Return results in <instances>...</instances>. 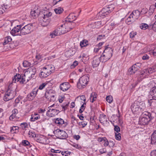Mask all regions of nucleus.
I'll use <instances>...</instances> for the list:
<instances>
[{
    "label": "nucleus",
    "mask_w": 156,
    "mask_h": 156,
    "mask_svg": "<svg viewBox=\"0 0 156 156\" xmlns=\"http://www.w3.org/2000/svg\"><path fill=\"white\" fill-rule=\"evenodd\" d=\"M148 11V9L146 8H143L140 12V14H144L147 13Z\"/></svg>",
    "instance_id": "de8ad7c7"
},
{
    "label": "nucleus",
    "mask_w": 156,
    "mask_h": 156,
    "mask_svg": "<svg viewBox=\"0 0 156 156\" xmlns=\"http://www.w3.org/2000/svg\"><path fill=\"white\" fill-rule=\"evenodd\" d=\"M23 145L24 146H27L28 147H30L31 145L30 142L27 140H23L22 142Z\"/></svg>",
    "instance_id": "f704fd0d"
},
{
    "label": "nucleus",
    "mask_w": 156,
    "mask_h": 156,
    "mask_svg": "<svg viewBox=\"0 0 156 156\" xmlns=\"http://www.w3.org/2000/svg\"><path fill=\"white\" fill-rule=\"evenodd\" d=\"M55 92L53 90H47L45 94V96L46 98H54L55 95Z\"/></svg>",
    "instance_id": "ddd939ff"
},
{
    "label": "nucleus",
    "mask_w": 156,
    "mask_h": 156,
    "mask_svg": "<svg viewBox=\"0 0 156 156\" xmlns=\"http://www.w3.org/2000/svg\"><path fill=\"white\" fill-rule=\"evenodd\" d=\"M111 12V11L109 10V8L106 7L105 8H103L100 12V14L102 18H104L106 15H108Z\"/></svg>",
    "instance_id": "4468645a"
},
{
    "label": "nucleus",
    "mask_w": 156,
    "mask_h": 156,
    "mask_svg": "<svg viewBox=\"0 0 156 156\" xmlns=\"http://www.w3.org/2000/svg\"><path fill=\"white\" fill-rule=\"evenodd\" d=\"M24 76L25 78L27 80L26 82H28L29 80H30L32 78H35V77L27 71H26L24 74Z\"/></svg>",
    "instance_id": "412c9836"
},
{
    "label": "nucleus",
    "mask_w": 156,
    "mask_h": 156,
    "mask_svg": "<svg viewBox=\"0 0 156 156\" xmlns=\"http://www.w3.org/2000/svg\"><path fill=\"white\" fill-rule=\"evenodd\" d=\"M86 103L84 102L81 106L79 110V112L80 113H82L84 111L86 107Z\"/></svg>",
    "instance_id": "ea45409f"
},
{
    "label": "nucleus",
    "mask_w": 156,
    "mask_h": 156,
    "mask_svg": "<svg viewBox=\"0 0 156 156\" xmlns=\"http://www.w3.org/2000/svg\"><path fill=\"white\" fill-rule=\"evenodd\" d=\"M45 111V109H40L38 110V112L40 113H43Z\"/></svg>",
    "instance_id": "e2e57ef3"
},
{
    "label": "nucleus",
    "mask_w": 156,
    "mask_h": 156,
    "mask_svg": "<svg viewBox=\"0 0 156 156\" xmlns=\"http://www.w3.org/2000/svg\"><path fill=\"white\" fill-rule=\"evenodd\" d=\"M114 126V129L115 131L116 132V133H119V132L120 131V127L118 126Z\"/></svg>",
    "instance_id": "864d4df0"
},
{
    "label": "nucleus",
    "mask_w": 156,
    "mask_h": 156,
    "mask_svg": "<svg viewBox=\"0 0 156 156\" xmlns=\"http://www.w3.org/2000/svg\"><path fill=\"white\" fill-rule=\"evenodd\" d=\"M152 29L156 31V21H155L153 25Z\"/></svg>",
    "instance_id": "0e129e2a"
},
{
    "label": "nucleus",
    "mask_w": 156,
    "mask_h": 156,
    "mask_svg": "<svg viewBox=\"0 0 156 156\" xmlns=\"http://www.w3.org/2000/svg\"><path fill=\"white\" fill-rule=\"evenodd\" d=\"M20 126L23 129H24L28 127V125L26 122L21 123L20 125Z\"/></svg>",
    "instance_id": "49530a36"
},
{
    "label": "nucleus",
    "mask_w": 156,
    "mask_h": 156,
    "mask_svg": "<svg viewBox=\"0 0 156 156\" xmlns=\"http://www.w3.org/2000/svg\"><path fill=\"white\" fill-rule=\"evenodd\" d=\"M104 145L105 146H107L108 145L109 142L106 138V140H104Z\"/></svg>",
    "instance_id": "bf43d9fd"
},
{
    "label": "nucleus",
    "mask_w": 156,
    "mask_h": 156,
    "mask_svg": "<svg viewBox=\"0 0 156 156\" xmlns=\"http://www.w3.org/2000/svg\"><path fill=\"white\" fill-rule=\"evenodd\" d=\"M67 17L69 19L72 20H71L69 21L70 22H72L73 20H75L76 18V16L73 13L70 14Z\"/></svg>",
    "instance_id": "58836bf2"
},
{
    "label": "nucleus",
    "mask_w": 156,
    "mask_h": 156,
    "mask_svg": "<svg viewBox=\"0 0 156 156\" xmlns=\"http://www.w3.org/2000/svg\"><path fill=\"white\" fill-rule=\"evenodd\" d=\"M38 91V88H34L27 95L26 97V99L29 101L33 100L36 96Z\"/></svg>",
    "instance_id": "9d476101"
},
{
    "label": "nucleus",
    "mask_w": 156,
    "mask_h": 156,
    "mask_svg": "<svg viewBox=\"0 0 156 156\" xmlns=\"http://www.w3.org/2000/svg\"><path fill=\"white\" fill-rule=\"evenodd\" d=\"M149 58V56L147 54H144L143 56L142 59L144 60L148 59Z\"/></svg>",
    "instance_id": "6e6d98bb"
},
{
    "label": "nucleus",
    "mask_w": 156,
    "mask_h": 156,
    "mask_svg": "<svg viewBox=\"0 0 156 156\" xmlns=\"http://www.w3.org/2000/svg\"><path fill=\"white\" fill-rule=\"evenodd\" d=\"M153 118L150 112L145 111L142 113L140 117L139 124L144 125H147Z\"/></svg>",
    "instance_id": "f257e3e1"
},
{
    "label": "nucleus",
    "mask_w": 156,
    "mask_h": 156,
    "mask_svg": "<svg viewBox=\"0 0 156 156\" xmlns=\"http://www.w3.org/2000/svg\"><path fill=\"white\" fill-rule=\"evenodd\" d=\"M135 20L134 19L133 17V18L132 16H130V15L128 17L126 20V22L127 24L129 25L133 22H134L135 21Z\"/></svg>",
    "instance_id": "2f4dec72"
},
{
    "label": "nucleus",
    "mask_w": 156,
    "mask_h": 156,
    "mask_svg": "<svg viewBox=\"0 0 156 156\" xmlns=\"http://www.w3.org/2000/svg\"><path fill=\"white\" fill-rule=\"evenodd\" d=\"M87 124V122L86 121H83L79 122V125H82V128L84 127Z\"/></svg>",
    "instance_id": "3c124183"
},
{
    "label": "nucleus",
    "mask_w": 156,
    "mask_h": 156,
    "mask_svg": "<svg viewBox=\"0 0 156 156\" xmlns=\"http://www.w3.org/2000/svg\"><path fill=\"white\" fill-rule=\"evenodd\" d=\"M152 52L154 56H156V48L153 50Z\"/></svg>",
    "instance_id": "774afa93"
},
{
    "label": "nucleus",
    "mask_w": 156,
    "mask_h": 156,
    "mask_svg": "<svg viewBox=\"0 0 156 156\" xmlns=\"http://www.w3.org/2000/svg\"><path fill=\"white\" fill-rule=\"evenodd\" d=\"M24 25L25 23H23ZM33 26L31 23H29L25 26L24 25L21 28L20 35L23 36L30 33L33 31Z\"/></svg>",
    "instance_id": "20e7f679"
},
{
    "label": "nucleus",
    "mask_w": 156,
    "mask_h": 156,
    "mask_svg": "<svg viewBox=\"0 0 156 156\" xmlns=\"http://www.w3.org/2000/svg\"><path fill=\"white\" fill-rule=\"evenodd\" d=\"M78 64V62L76 61H75L74 62L73 64L71 65L70 67L71 69L74 68L77 66Z\"/></svg>",
    "instance_id": "09e8293b"
},
{
    "label": "nucleus",
    "mask_w": 156,
    "mask_h": 156,
    "mask_svg": "<svg viewBox=\"0 0 156 156\" xmlns=\"http://www.w3.org/2000/svg\"><path fill=\"white\" fill-rule=\"evenodd\" d=\"M106 116V115L103 114L100 115L99 120L101 123L104 124L108 122V119Z\"/></svg>",
    "instance_id": "6ab92c4d"
},
{
    "label": "nucleus",
    "mask_w": 156,
    "mask_h": 156,
    "mask_svg": "<svg viewBox=\"0 0 156 156\" xmlns=\"http://www.w3.org/2000/svg\"><path fill=\"white\" fill-rule=\"evenodd\" d=\"M26 79L24 76L22 77L21 75L19 74H16L12 78V82L16 83V81L19 82L20 83L23 84L26 83Z\"/></svg>",
    "instance_id": "1a4fd4ad"
},
{
    "label": "nucleus",
    "mask_w": 156,
    "mask_h": 156,
    "mask_svg": "<svg viewBox=\"0 0 156 156\" xmlns=\"http://www.w3.org/2000/svg\"><path fill=\"white\" fill-rule=\"evenodd\" d=\"M106 140L105 137H99L98 138V141L99 142H102L104 141V140Z\"/></svg>",
    "instance_id": "13d9d810"
},
{
    "label": "nucleus",
    "mask_w": 156,
    "mask_h": 156,
    "mask_svg": "<svg viewBox=\"0 0 156 156\" xmlns=\"http://www.w3.org/2000/svg\"><path fill=\"white\" fill-rule=\"evenodd\" d=\"M151 93L153 99L156 100V86L153 87L151 89Z\"/></svg>",
    "instance_id": "bb28decb"
},
{
    "label": "nucleus",
    "mask_w": 156,
    "mask_h": 156,
    "mask_svg": "<svg viewBox=\"0 0 156 156\" xmlns=\"http://www.w3.org/2000/svg\"><path fill=\"white\" fill-rule=\"evenodd\" d=\"M24 23H22L19 25H17L16 27H14L13 29L10 31V33L13 36L18 35L16 33L20 31L21 28L23 26Z\"/></svg>",
    "instance_id": "9b49d317"
},
{
    "label": "nucleus",
    "mask_w": 156,
    "mask_h": 156,
    "mask_svg": "<svg viewBox=\"0 0 156 156\" xmlns=\"http://www.w3.org/2000/svg\"><path fill=\"white\" fill-rule=\"evenodd\" d=\"M59 112L58 110L49 108L47 112L46 115L48 117H53L58 115Z\"/></svg>",
    "instance_id": "f8f14e48"
},
{
    "label": "nucleus",
    "mask_w": 156,
    "mask_h": 156,
    "mask_svg": "<svg viewBox=\"0 0 156 156\" xmlns=\"http://www.w3.org/2000/svg\"><path fill=\"white\" fill-rule=\"evenodd\" d=\"M60 35V33L58 31L57 28L54 30L52 33H51L50 36L51 37H54L56 36H57Z\"/></svg>",
    "instance_id": "7c9ffc66"
},
{
    "label": "nucleus",
    "mask_w": 156,
    "mask_h": 156,
    "mask_svg": "<svg viewBox=\"0 0 156 156\" xmlns=\"http://www.w3.org/2000/svg\"><path fill=\"white\" fill-rule=\"evenodd\" d=\"M52 15V13L51 12H48L45 14L44 15L43 17L48 18V19H50L49 17H50Z\"/></svg>",
    "instance_id": "a18cd8bd"
},
{
    "label": "nucleus",
    "mask_w": 156,
    "mask_h": 156,
    "mask_svg": "<svg viewBox=\"0 0 156 156\" xmlns=\"http://www.w3.org/2000/svg\"><path fill=\"white\" fill-rule=\"evenodd\" d=\"M55 122L59 126L63 125V126H65L67 124L66 122H65L62 119L60 118H57L55 120Z\"/></svg>",
    "instance_id": "a211bd4d"
},
{
    "label": "nucleus",
    "mask_w": 156,
    "mask_h": 156,
    "mask_svg": "<svg viewBox=\"0 0 156 156\" xmlns=\"http://www.w3.org/2000/svg\"><path fill=\"white\" fill-rule=\"evenodd\" d=\"M59 87L61 90L65 91L70 88V85L68 82H64L60 84Z\"/></svg>",
    "instance_id": "dca6fc26"
},
{
    "label": "nucleus",
    "mask_w": 156,
    "mask_h": 156,
    "mask_svg": "<svg viewBox=\"0 0 156 156\" xmlns=\"http://www.w3.org/2000/svg\"><path fill=\"white\" fill-rule=\"evenodd\" d=\"M139 69L136 66V64H134L129 68L128 71L130 74H131L135 73V72L139 70Z\"/></svg>",
    "instance_id": "5701e85b"
},
{
    "label": "nucleus",
    "mask_w": 156,
    "mask_h": 156,
    "mask_svg": "<svg viewBox=\"0 0 156 156\" xmlns=\"http://www.w3.org/2000/svg\"><path fill=\"white\" fill-rule=\"evenodd\" d=\"M100 62H101V60L100 57L97 56L94 57L93 59V61L92 62L93 67L94 68L98 66Z\"/></svg>",
    "instance_id": "f3484780"
},
{
    "label": "nucleus",
    "mask_w": 156,
    "mask_h": 156,
    "mask_svg": "<svg viewBox=\"0 0 156 156\" xmlns=\"http://www.w3.org/2000/svg\"><path fill=\"white\" fill-rule=\"evenodd\" d=\"M148 27V25L145 23L142 24L140 26V27L141 29L144 30H146Z\"/></svg>",
    "instance_id": "37998d69"
},
{
    "label": "nucleus",
    "mask_w": 156,
    "mask_h": 156,
    "mask_svg": "<svg viewBox=\"0 0 156 156\" xmlns=\"http://www.w3.org/2000/svg\"><path fill=\"white\" fill-rule=\"evenodd\" d=\"M115 137L116 140H120L121 139V134L119 133H115Z\"/></svg>",
    "instance_id": "c03bdc74"
},
{
    "label": "nucleus",
    "mask_w": 156,
    "mask_h": 156,
    "mask_svg": "<svg viewBox=\"0 0 156 156\" xmlns=\"http://www.w3.org/2000/svg\"><path fill=\"white\" fill-rule=\"evenodd\" d=\"M54 67L52 65H48L43 68L41 73V76L42 77H46L51 74L54 70Z\"/></svg>",
    "instance_id": "423d86ee"
},
{
    "label": "nucleus",
    "mask_w": 156,
    "mask_h": 156,
    "mask_svg": "<svg viewBox=\"0 0 156 156\" xmlns=\"http://www.w3.org/2000/svg\"><path fill=\"white\" fill-rule=\"evenodd\" d=\"M54 11L56 14H60L63 12V9L61 7H58L55 9Z\"/></svg>",
    "instance_id": "c9c22d12"
},
{
    "label": "nucleus",
    "mask_w": 156,
    "mask_h": 156,
    "mask_svg": "<svg viewBox=\"0 0 156 156\" xmlns=\"http://www.w3.org/2000/svg\"><path fill=\"white\" fill-rule=\"evenodd\" d=\"M54 133L58 138L62 139H65L67 138L68 135L65 131L58 129L54 131Z\"/></svg>",
    "instance_id": "6e6552de"
},
{
    "label": "nucleus",
    "mask_w": 156,
    "mask_h": 156,
    "mask_svg": "<svg viewBox=\"0 0 156 156\" xmlns=\"http://www.w3.org/2000/svg\"><path fill=\"white\" fill-rule=\"evenodd\" d=\"M99 151L100 153L101 154H103L106 152V149L105 148L101 149Z\"/></svg>",
    "instance_id": "680f3d73"
},
{
    "label": "nucleus",
    "mask_w": 156,
    "mask_h": 156,
    "mask_svg": "<svg viewBox=\"0 0 156 156\" xmlns=\"http://www.w3.org/2000/svg\"><path fill=\"white\" fill-rule=\"evenodd\" d=\"M89 80V77L88 75H84L80 77L77 83V86L80 89H82L85 87L87 84Z\"/></svg>",
    "instance_id": "39448f33"
},
{
    "label": "nucleus",
    "mask_w": 156,
    "mask_h": 156,
    "mask_svg": "<svg viewBox=\"0 0 156 156\" xmlns=\"http://www.w3.org/2000/svg\"><path fill=\"white\" fill-rule=\"evenodd\" d=\"M151 156H156V150H153L150 153Z\"/></svg>",
    "instance_id": "052dcab7"
},
{
    "label": "nucleus",
    "mask_w": 156,
    "mask_h": 156,
    "mask_svg": "<svg viewBox=\"0 0 156 156\" xmlns=\"http://www.w3.org/2000/svg\"><path fill=\"white\" fill-rule=\"evenodd\" d=\"M105 49L100 58L101 62H105L109 60L112 57L113 53V50L111 48L105 46Z\"/></svg>",
    "instance_id": "f03ea898"
},
{
    "label": "nucleus",
    "mask_w": 156,
    "mask_h": 156,
    "mask_svg": "<svg viewBox=\"0 0 156 156\" xmlns=\"http://www.w3.org/2000/svg\"><path fill=\"white\" fill-rule=\"evenodd\" d=\"M47 84L46 83H44L41 85L39 87V88L38 89H40L41 90L43 89L45 87L46 85Z\"/></svg>",
    "instance_id": "603ef678"
},
{
    "label": "nucleus",
    "mask_w": 156,
    "mask_h": 156,
    "mask_svg": "<svg viewBox=\"0 0 156 156\" xmlns=\"http://www.w3.org/2000/svg\"><path fill=\"white\" fill-rule=\"evenodd\" d=\"M29 135L32 136L33 137H34L35 136V134L34 132H33L30 131L29 132Z\"/></svg>",
    "instance_id": "338daca9"
},
{
    "label": "nucleus",
    "mask_w": 156,
    "mask_h": 156,
    "mask_svg": "<svg viewBox=\"0 0 156 156\" xmlns=\"http://www.w3.org/2000/svg\"><path fill=\"white\" fill-rule=\"evenodd\" d=\"M58 32L60 34H62L68 32L69 30L66 28L65 25H61L60 26L57 27Z\"/></svg>",
    "instance_id": "2eb2a0df"
},
{
    "label": "nucleus",
    "mask_w": 156,
    "mask_h": 156,
    "mask_svg": "<svg viewBox=\"0 0 156 156\" xmlns=\"http://www.w3.org/2000/svg\"><path fill=\"white\" fill-rule=\"evenodd\" d=\"M88 42L87 40H83L81 41L80 43V45L81 47H85L88 45Z\"/></svg>",
    "instance_id": "473e14b6"
},
{
    "label": "nucleus",
    "mask_w": 156,
    "mask_h": 156,
    "mask_svg": "<svg viewBox=\"0 0 156 156\" xmlns=\"http://www.w3.org/2000/svg\"><path fill=\"white\" fill-rule=\"evenodd\" d=\"M97 94L95 92H92L90 95V101L93 103L97 98Z\"/></svg>",
    "instance_id": "cd10ccee"
},
{
    "label": "nucleus",
    "mask_w": 156,
    "mask_h": 156,
    "mask_svg": "<svg viewBox=\"0 0 156 156\" xmlns=\"http://www.w3.org/2000/svg\"><path fill=\"white\" fill-rule=\"evenodd\" d=\"M27 71L31 74L33 76H34L35 77V75L36 73L37 70L36 68L34 67H30L28 69Z\"/></svg>",
    "instance_id": "a878e982"
},
{
    "label": "nucleus",
    "mask_w": 156,
    "mask_h": 156,
    "mask_svg": "<svg viewBox=\"0 0 156 156\" xmlns=\"http://www.w3.org/2000/svg\"><path fill=\"white\" fill-rule=\"evenodd\" d=\"M42 20H41V25L44 27L47 26L49 23L50 21V19H48L46 18L42 17V18H41Z\"/></svg>",
    "instance_id": "aec40b11"
},
{
    "label": "nucleus",
    "mask_w": 156,
    "mask_h": 156,
    "mask_svg": "<svg viewBox=\"0 0 156 156\" xmlns=\"http://www.w3.org/2000/svg\"><path fill=\"white\" fill-rule=\"evenodd\" d=\"M51 152L54 153H60L61 152V151L59 150H55L54 149H51Z\"/></svg>",
    "instance_id": "4d7b16f0"
},
{
    "label": "nucleus",
    "mask_w": 156,
    "mask_h": 156,
    "mask_svg": "<svg viewBox=\"0 0 156 156\" xmlns=\"http://www.w3.org/2000/svg\"><path fill=\"white\" fill-rule=\"evenodd\" d=\"M140 15V11L138 10H136L133 11L132 13L130 14V16H131L132 18L133 16L134 19L136 20L137 19Z\"/></svg>",
    "instance_id": "4be33fe9"
},
{
    "label": "nucleus",
    "mask_w": 156,
    "mask_h": 156,
    "mask_svg": "<svg viewBox=\"0 0 156 156\" xmlns=\"http://www.w3.org/2000/svg\"><path fill=\"white\" fill-rule=\"evenodd\" d=\"M155 9L154 6V5H151L149 10V14L150 15H152L154 13Z\"/></svg>",
    "instance_id": "e433bc0d"
},
{
    "label": "nucleus",
    "mask_w": 156,
    "mask_h": 156,
    "mask_svg": "<svg viewBox=\"0 0 156 156\" xmlns=\"http://www.w3.org/2000/svg\"><path fill=\"white\" fill-rule=\"evenodd\" d=\"M105 37V35L104 34L99 35L97 38V41H100L101 39L104 38Z\"/></svg>",
    "instance_id": "5fc2aeb1"
},
{
    "label": "nucleus",
    "mask_w": 156,
    "mask_h": 156,
    "mask_svg": "<svg viewBox=\"0 0 156 156\" xmlns=\"http://www.w3.org/2000/svg\"><path fill=\"white\" fill-rule=\"evenodd\" d=\"M23 66L24 67H27L31 65V63L27 61H24L23 62Z\"/></svg>",
    "instance_id": "a19ab883"
},
{
    "label": "nucleus",
    "mask_w": 156,
    "mask_h": 156,
    "mask_svg": "<svg viewBox=\"0 0 156 156\" xmlns=\"http://www.w3.org/2000/svg\"><path fill=\"white\" fill-rule=\"evenodd\" d=\"M136 32L132 31L129 34V37L130 38H132L134 37L136 35Z\"/></svg>",
    "instance_id": "8fccbe9b"
},
{
    "label": "nucleus",
    "mask_w": 156,
    "mask_h": 156,
    "mask_svg": "<svg viewBox=\"0 0 156 156\" xmlns=\"http://www.w3.org/2000/svg\"><path fill=\"white\" fill-rule=\"evenodd\" d=\"M106 99L107 101L110 103H111L113 100V98L111 96H107Z\"/></svg>",
    "instance_id": "79ce46f5"
},
{
    "label": "nucleus",
    "mask_w": 156,
    "mask_h": 156,
    "mask_svg": "<svg viewBox=\"0 0 156 156\" xmlns=\"http://www.w3.org/2000/svg\"><path fill=\"white\" fill-rule=\"evenodd\" d=\"M12 40V39L10 36H8L7 37H6L5 38L4 41L3 43V45H5L6 44H8L9 42H11Z\"/></svg>",
    "instance_id": "72a5a7b5"
},
{
    "label": "nucleus",
    "mask_w": 156,
    "mask_h": 156,
    "mask_svg": "<svg viewBox=\"0 0 156 156\" xmlns=\"http://www.w3.org/2000/svg\"><path fill=\"white\" fill-rule=\"evenodd\" d=\"M16 94V92L15 90L8 89L5 93L3 100L5 101H8L12 99L15 97Z\"/></svg>",
    "instance_id": "0eeeda50"
},
{
    "label": "nucleus",
    "mask_w": 156,
    "mask_h": 156,
    "mask_svg": "<svg viewBox=\"0 0 156 156\" xmlns=\"http://www.w3.org/2000/svg\"><path fill=\"white\" fill-rule=\"evenodd\" d=\"M12 115L9 117V119L11 120H13L16 117V114L18 112V110L16 109H14L12 111Z\"/></svg>",
    "instance_id": "c756f323"
},
{
    "label": "nucleus",
    "mask_w": 156,
    "mask_h": 156,
    "mask_svg": "<svg viewBox=\"0 0 156 156\" xmlns=\"http://www.w3.org/2000/svg\"><path fill=\"white\" fill-rule=\"evenodd\" d=\"M39 11L38 9L31 11L30 12L31 17L33 19H35L38 17L39 13Z\"/></svg>",
    "instance_id": "b1692460"
},
{
    "label": "nucleus",
    "mask_w": 156,
    "mask_h": 156,
    "mask_svg": "<svg viewBox=\"0 0 156 156\" xmlns=\"http://www.w3.org/2000/svg\"><path fill=\"white\" fill-rule=\"evenodd\" d=\"M40 116L39 114L35 113L34 114L31 115L30 121L34 122L40 119Z\"/></svg>",
    "instance_id": "393cba45"
},
{
    "label": "nucleus",
    "mask_w": 156,
    "mask_h": 156,
    "mask_svg": "<svg viewBox=\"0 0 156 156\" xmlns=\"http://www.w3.org/2000/svg\"><path fill=\"white\" fill-rule=\"evenodd\" d=\"M132 111L133 112H142L145 108V105L143 102L135 101L131 106Z\"/></svg>",
    "instance_id": "7ed1b4c3"
},
{
    "label": "nucleus",
    "mask_w": 156,
    "mask_h": 156,
    "mask_svg": "<svg viewBox=\"0 0 156 156\" xmlns=\"http://www.w3.org/2000/svg\"><path fill=\"white\" fill-rule=\"evenodd\" d=\"M73 146L76 148L78 149H79L81 148V146L77 144H75L73 145Z\"/></svg>",
    "instance_id": "69168bd1"
},
{
    "label": "nucleus",
    "mask_w": 156,
    "mask_h": 156,
    "mask_svg": "<svg viewBox=\"0 0 156 156\" xmlns=\"http://www.w3.org/2000/svg\"><path fill=\"white\" fill-rule=\"evenodd\" d=\"M10 131L12 133H16L18 131V129L19 128L17 126H13V127H11Z\"/></svg>",
    "instance_id": "4c0bfd02"
},
{
    "label": "nucleus",
    "mask_w": 156,
    "mask_h": 156,
    "mask_svg": "<svg viewBox=\"0 0 156 156\" xmlns=\"http://www.w3.org/2000/svg\"><path fill=\"white\" fill-rule=\"evenodd\" d=\"M151 140L152 144L156 143V130L154 131L151 136Z\"/></svg>",
    "instance_id": "c85d7f7f"
}]
</instances>
